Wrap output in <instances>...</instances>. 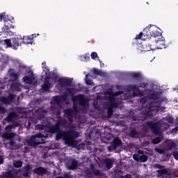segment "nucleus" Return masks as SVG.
I'll return each instance as SVG.
<instances>
[{
	"instance_id": "1",
	"label": "nucleus",
	"mask_w": 178,
	"mask_h": 178,
	"mask_svg": "<svg viewBox=\"0 0 178 178\" xmlns=\"http://www.w3.org/2000/svg\"><path fill=\"white\" fill-rule=\"evenodd\" d=\"M147 87H148V83H140L139 86L137 85H117L115 88L118 90V92H111L109 95V106H106L108 104L105 103L100 105L103 108L104 107L105 108L108 118H112V113H113L112 108H120V106H123L122 101L130 99L131 97H140L142 109L138 110V113H140L139 115H136L135 112H137L136 110H133L128 114V117L131 119L134 124H140L145 119L152 118L155 113L163 112L165 107H161V103L168 101L166 98L162 97L161 93L152 92V90H144L142 92L140 90V88H147Z\"/></svg>"
},
{
	"instance_id": "2",
	"label": "nucleus",
	"mask_w": 178,
	"mask_h": 178,
	"mask_svg": "<svg viewBox=\"0 0 178 178\" xmlns=\"http://www.w3.org/2000/svg\"><path fill=\"white\" fill-rule=\"evenodd\" d=\"M72 101L74 104L72 108H67L64 111V116L66 119H68L67 122L65 120L63 121H59L56 124H52L49 122H42V124H38L35 126V130H45L47 133H56V140L63 139L65 145L68 147H72V148H76V149H84L83 143L79 144L76 141V138L80 136L79 132L72 130L74 129V125H73V118H76L79 115V108L77 105H79L83 108V112H88L90 116L97 119L99 116L104 115V112H105V107L104 108L99 104L98 100L93 101V106L91 110L88 109V100L86 98L84 95H78L73 96L72 97Z\"/></svg>"
},
{
	"instance_id": "3",
	"label": "nucleus",
	"mask_w": 178,
	"mask_h": 178,
	"mask_svg": "<svg viewBox=\"0 0 178 178\" xmlns=\"http://www.w3.org/2000/svg\"><path fill=\"white\" fill-rule=\"evenodd\" d=\"M168 123H173V118L172 116H167L161 120H160L157 122H154L152 121H147L146 122L147 126L150 129L152 133L153 134H156V136H161L163 131H166L169 127H170V124Z\"/></svg>"
},
{
	"instance_id": "4",
	"label": "nucleus",
	"mask_w": 178,
	"mask_h": 178,
	"mask_svg": "<svg viewBox=\"0 0 178 178\" xmlns=\"http://www.w3.org/2000/svg\"><path fill=\"white\" fill-rule=\"evenodd\" d=\"M62 101H63V99H62V95H56L53 97L50 102V109L51 111V113L55 115L56 118L58 119V120L56 123H58V122H62L63 120H65L67 122V123H69V120L67 118L66 120L60 117V109H62Z\"/></svg>"
},
{
	"instance_id": "5",
	"label": "nucleus",
	"mask_w": 178,
	"mask_h": 178,
	"mask_svg": "<svg viewBox=\"0 0 178 178\" xmlns=\"http://www.w3.org/2000/svg\"><path fill=\"white\" fill-rule=\"evenodd\" d=\"M42 67L44 73V75H43L44 80L42 85V90L43 92H49L54 86V83L49 81L51 79V72H49V68L47 66V63L43 62L42 63Z\"/></svg>"
},
{
	"instance_id": "6",
	"label": "nucleus",
	"mask_w": 178,
	"mask_h": 178,
	"mask_svg": "<svg viewBox=\"0 0 178 178\" xmlns=\"http://www.w3.org/2000/svg\"><path fill=\"white\" fill-rule=\"evenodd\" d=\"M28 70H29V67L27 66L19 63L18 71L15 70V69H10L8 70V73L10 76V81H11L12 83L18 81L19 77H20V76L22 75L26 74Z\"/></svg>"
},
{
	"instance_id": "7",
	"label": "nucleus",
	"mask_w": 178,
	"mask_h": 178,
	"mask_svg": "<svg viewBox=\"0 0 178 178\" xmlns=\"http://www.w3.org/2000/svg\"><path fill=\"white\" fill-rule=\"evenodd\" d=\"M47 137H48V136L42 134L33 135L30 139L27 140V144H29L30 147H35L36 145H39V144H45Z\"/></svg>"
},
{
	"instance_id": "8",
	"label": "nucleus",
	"mask_w": 178,
	"mask_h": 178,
	"mask_svg": "<svg viewBox=\"0 0 178 178\" xmlns=\"http://www.w3.org/2000/svg\"><path fill=\"white\" fill-rule=\"evenodd\" d=\"M4 22V27L2 29L3 33H8L10 35V32L8 31L10 29H14L15 26L12 25V20H13V17L6 15L5 13L0 14V22Z\"/></svg>"
},
{
	"instance_id": "9",
	"label": "nucleus",
	"mask_w": 178,
	"mask_h": 178,
	"mask_svg": "<svg viewBox=\"0 0 178 178\" xmlns=\"http://www.w3.org/2000/svg\"><path fill=\"white\" fill-rule=\"evenodd\" d=\"M45 113H47V111L44 109V107L39 108L35 111L33 116L29 118V123H30V122H32V123L35 124L38 123V120L44 119Z\"/></svg>"
},
{
	"instance_id": "10",
	"label": "nucleus",
	"mask_w": 178,
	"mask_h": 178,
	"mask_svg": "<svg viewBox=\"0 0 178 178\" xmlns=\"http://www.w3.org/2000/svg\"><path fill=\"white\" fill-rule=\"evenodd\" d=\"M3 44L6 45V48H12L13 49H17V47L20 46L17 37L12 38L10 40L6 39L3 41Z\"/></svg>"
},
{
	"instance_id": "11",
	"label": "nucleus",
	"mask_w": 178,
	"mask_h": 178,
	"mask_svg": "<svg viewBox=\"0 0 178 178\" xmlns=\"http://www.w3.org/2000/svg\"><path fill=\"white\" fill-rule=\"evenodd\" d=\"M161 41H165V38L161 37V38H158L157 39H155L154 41L153 42L152 44H149V43H146L145 44L143 45V49L144 51H145L146 52L148 51H155V49H159V47H156V44H158V42H161Z\"/></svg>"
},
{
	"instance_id": "12",
	"label": "nucleus",
	"mask_w": 178,
	"mask_h": 178,
	"mask_svg": "<svg viewBox=\"0 0 178 178\" xmlns=\"http://www.w3.org/2000/svg\"><path fill=\"white\" fill-rule=\"evenodd\" d=\"M27 72L29 74H31V76H24L22 78V81H24V83H26V84H31L32 86H35L38 83V81L37 78H35V76H34L33 70L29 69Z\"/></svg>"
},
{
	"instance_id": "13",
	"label": "nucleus",
	"mask_w": 178,
	"mask_h": 178,
	"mask_svg": "<svg viewBox=\"0 0 178 178\" xmlns=\"http://www.w3.org/2000/svg\"><path fill=\"white\" fill-rule=\"evenodd\" d=\"M15 95L10 93L7 97H0V102L4 104V105H11V104H13V101H15Z\"/></svg>"
},
{
	"instance_id": "14",
	"label": "nucleus",
	"mask_w": 178,
	"mask_h": 178,
	"mask_svg": "<svg viewBox=\"0 0 178 178\" xmlns=\"http://www.w3.org/2000/svg\"><path fill=\"white\" fill-rule=\"evenodd\" d=\"M133 158L137 162H147L148 161V156L144 154L141 150H138V153L134 154Z\"/></svg>"
},
{
	"instance_id": "15",
	"label": "nucleus",
	"mask_w": 178,
	"mask_h": 178,
	"mask_svg": "<svg viewBox=\"0 0 178 178\" xmlns=\"http://www.w3.org/2000/svg\"><path fill=\"white\" fill-rule=\"evenodd\" d=\"M57 83L58 86H60V88H64V87H70V86H72V79L61 77L57 81Z\"/></svg>"
},
{
	"instance_id": "16",
	"label": "nucleus",
	"mask_w": 178,
	"mask_h": 178,
	"mask_svg": "<svg viewBox=\"0 0 178 178\" xmlns=\"http://www.w3.org/2000/svg\"><path fill=\"white\" fill-rule=\"evenodd\" d=\"M120 145H122V140H120V139H119L118 138H115L113 143H111V145L108 146L107 148L108 152H111V151H115V149H118V148H119Z\"/></svg>"
},
{
	"instance_id": "17",
	"label": "nucleus",
	"mask_w": 178,
	"mask_h": 178,
	"mask_svg": "<svg viewBox=\"0 0 178 178\" xmlns=\"http://www.w3.org/2000/svg\"><path fill=\"white\" fill-rule=\"evenodd\" d=\"M154 168H156V169H161L156 171L159 176H162V175H166L167 176H170L171 175L170 172H169L168 168H165L164 165H162L160 164H154Z\"/></svg>"
},
{
	"instance_id": "18",
	"label": "nucleus",
	"mask_w": 178,
	"mask_h": 178,
	"mask_svg": "<svg viewBox=\"0 0 178 178\" xmlns=\"http://www.w3.org/2000/svg\"><path fill=\"white\" fill-rule=\"evenodd\" d=\"M92 175L95 176H101V171L98 169H95L94 164L90 165V168L88 170V176L89 178L92 177Z\"/></svg>"
},
{
	"instance_id": "19",
	"label": "nucleus",
	"mask_w": 178,
	"mask_h": 178,
	"mask_svg": "<svg viewBox=\"0 0 178 178\" xmlns=\"http://www.w3.org/2000/svg\"><path fill=\"white\" fill-rule=\"evenodd\" d=\"M67 168L69 169V170H76L79 166V161L71 159L69 160V161L66 163Z\"/></svg>"
},
{
	"instance_id": "20",
	"label": "nucleus",
	"mask_w": 178,
	"mask_h": 178,
	"mask_svg": "<svg viewBox=\"0 0 178 178\" xmlns=\"http://www.w3.org/2000/svg\"><path fill=\"white\" fill-rule=\"evenodd\" d=\"M16 136V133L15 132H10V133H5L3 134V138L6 140H10V147H15V140H13V137Z\"/></svg>"
},
{
	"instance_id": "21",
	"label": "nucleus",
	"mask_w": 178,
	"mask_h": 178,
	"mask_svg": "<svg viewBox=\"0 0 178 178\" xmlns=\"http://www.w3.org/2000/svg\"><path fill=\"white\" fill-rule=\"evenodd\" d=\"M150 35L153 38H156V37H161V33L158 31V28L156 26H151L149 27Z\"/></svg>"
},
{
	"instance_id": "22",
	"label": "nucleus",
	"mask_w": 178,
	"mask_h": 178,
	"mask_svg": "<svg viewBox=\"0 0 178 178\" xmlns=\"http://www.w3.org/2000/svg\"><path fill=\"white\" fill-rule=\"evenodd\" d=\"M33 169V167L30 164H27L22 168V175L24 177H29L30 176V172Z\"/></svg>"
},
{
	"instance_id": "23",
	"label": "nucleus",
	"mask_w": 178,
	"mask_h": 178,
	"mask_svg": "<svg viewBox=\"0 0 178 178\" xmlns=\"http://www.w3.org/2000/svg\"><path fill=\"white\" fill-rule=\"evenodd\" d=\"M10 85V90L12 91H22V84L19 82H12Z\"/></svg>"
},
{
	"instance_id": "24",
	"label": "nucleus",
	"mask_w": 178,
	"mask_h": 178,
	"mask_svg": "<svg viewBox=\"0 0 178 178\" xmlns=\"http://www.w3.org/2000/svg\"><path fill=\"white\" fill-rule=\"evenodd\" d=\"M17 119V114L15 112H11L8 113V115L6 117V120L7 122H13Z\"/></svg>"
},
{
	"instance_id": "25",
	"label": "nucleus",
	"mask_w": 178,
	"mask_h": 178,
	"mask_svg": "<svg viewBox=\"0 0 178 178\" xmlns=\"http://www.w3.org/2000/svg\"><path fill=\"white\" fill-rule=\"evenodd\" d=\"M33 173H35V175L42 176V175H45V173H47V170H45L42 167H39V168H35L33 170Z\"/></svg>"
},
{
	"instance_id": "26",
	"label": "nucleus",
	"mask_w": 178,
	"mask_h": 178,
	"mask_svg": "<svg viewBox=\"0 0 178 178\" xmlns=\"http://www.w3.org/2000/svg\"><path fill=\"white\" fill-rule=\"evenodd\" d=\"M103 163H105L108 170L113 168V161L112 159L107 158L103 161Z\"/></svg>"
},
{
	"instance_id": "27",
	"label": "nucleus",
	"mask_w": 178,
	"mask_h": 178,
	"mask_svg": "<svg viewBox=\"0 0 178 178\" xmlns=\"http://www.w3.org/2000/svg\"><path fill=\"white\" fill-rule=\"evenodd\" d=\"M72 90L73 89H67V91L64 92L63 95H61L63 101L67 104L69 103L66 102V101L67 100V97H69V95H72Z\"/></svg>"
},
{
	"instance_id": "28",
	"label": "nucleus",
	"mask_w": 178,
	"mask_h": 178,
	"mask_svg": "<svg viewBox=\"0 0 178 178\" xmlns=\"http://www.w3.org/2000/svg\"><path fill=\"white\" fill-rule=\"evenodd\" d=\"M84 74H86L85 81L87 86H94V82L90 79V77H91V75H90V74H86V72H84Z\"/></svg>"
},
{
	"instance_id": "29",
	"label": "nucleus",
	"mask_w": 178,
	"mask_h": 178,
	"mask_svg": "<svg viewBox=\"0 0 178 178\" xmlns=\"http://www.w3.org/2000/svg\"><path fill=\"white\" fill-rule=\"evenodd\" d=\"M6 177L8 178H13L17 176V171L15 170H10L6 174Z\"/></svg>"
},
{
	"instance_id": "30",
	"label": "nucleus",
	"mask_w": 178,
	"mask_h": 178,
	"mask_svg": "<svg viewBox=\"0 0 178 178\" xmlns=\"http://www.w3.org/2000/svg\"><path fill=\"white\" fill-rule=\"evenodd\" d=\"M138 132H137V130H136V128H134L131 130L130 132V137H131L132 138H138Z\"/></svg>"
},
{
	"instance_id": "31",
	"label": "nucleus",
	"mask_w": 178,
	"mask_h": 178,
	"mask_svg": "<svg viewBox=\"0 0 178 178\" xmlns=\"http://www.w3.org/2000/svg\"><path fill=\"white\" fill-rule=\"evenodd\" d=\"M128 74L134 79H140L141 77V73L140 72H129Z\"/></svg>"
},
{
	"instance_id": "32",
	"label": "nucleus",
	"mask_w": 178,
	"mask_h": 178,
	"mask_svg": "<svg viewBox=\"0 0 178 178\" xmlns=\"http://www.w3.org/2000/svg\"><path fill=\"white\" fill-rule=\"evenodd\" d=\"M143 35L145 37H149L151 35V31H149V27L147 26L143 31Z\"/></svg>"
},
{
	"instance_id": "33",
	"label": "nucleus",
	"mask_w": 178,
	"mask_h": 178,
	"mask_svg": "<svg viewBox=\"0 0 178 178\" xmlns=\"http://www.w3.org/2000/svg\"><path fill=\"white\" fill-rule=\"evenodd\" d=\"M163 138V137L162 136H158L152 140V143H153V144H159V143H161V141H162Z\"/></svg>"
},
{
	"instance_id": "34",
	"label": "nucleus",
	"mask_w": 178,
	"mask_h": 178,
	"mask_svg": "<svg viewBox=\"0 0 178 178\" xmlns=\"http://www.w3.org/2000/svg\"><path fill=\"white\" fill-rule=\"evenodd\" d=\"M22 44H31V38L29 37V36H26L25 37L22 41Z\"/></svg>"
},
{
	"instance_id": "35",
	"label": "nucleus",
	"mask_w": 178,
	"mask_h": 178,
	"mask_svg": "<svg viewBox=\"0 0 178 178\" xmlns=\"http://www.w3.org/2000/svg\"><path fill=\"white\" fill-rule=\"evenodd\" d=\"M6 112H8V110L2 104H0V115H5Z\"/></svg>"
},
{
	"instance_id": "36",
	"label": "nucleus",
	"mask_w": 178,
	"mask_h": 178,
	"mask_svg": "<svg viewBox=\"0 0 178 178\" xmlns=\"http://www.w3.org/2000/svg\"><path fill=\"white\" fill-rule=\"evenodd\" d=\"M15 168H22L23 166V162L21 161H17L13 163Z\"/></svg>"
},
{
	"instance_id": "37",
	"label": "nucleus",
	"mask_w": 178,
	"mask_h": 178,
	"mask_svg": "<svg viewBox=\"0 0 178 178\" xmlns=\"http://www.w3.org/2000/svg\"><path fill=\"white\" fill-rule=\"evenodd\" d=\"M16 112H17L18 113H26V110H24V108L22 107H17L15 108Z\"/></svg>"
},
{
	"instance_id": "38",
	"label": "nucleus",
	"mask_w": 178,
	"mask_h": 178,
	"mask_svg": "<svg viewBox=\"0 0 178 178\" xmlns=\"http://www.w3.org/2000/svg\"><path fill=\"white\" fill-rule=\"evenodd\" d=\"M177 132H178V126L170 131L171 134H172L173 136H175V134H177Z\"/></svg>"
},
{
	"instance_id": "39",
	"label": "nucleus",
	"mask_w": 178,
	"mask_h": 178,
	"mask_svg": "<svg viewBox=\"0 0 178 178\" xmlns=\"http://www.w3.org/2000/svg\"><path fill=\"white\" fill-rule=\"evenodd\" d=\"M12 129H13V124L6 126L5 129L7 132H6V133H9V131H10V130H12Z\"/></svg>"
},
{
	"instance_id": "40",
	"label": "nucleus",
	"mask_w": 178,
	"mask_h": 178,
	"mask_svg": "<svg viewBox=\"0 0 178 178\" xmlns=\"http://www.w3.org/2000/svg\"><path fill=\"white\" fill-rule=\"evenodd\" d=\"M91 58L92 59H95L96 58H98V59H99V57H98V54H97V52H92Z\"/></svg>"
},
{
	"instance_id": "41",
	"label": "nucleus",
	"mask_w": 178,
	"mask_h": 178,
	"mask_svg": "<svg viewBox=\"0 0 178 178\" xmlns=\"http://www.w3.org/2000/svg\"><path fill=\"white\" fill-rule=\"evenodd\" d=\"M172 148H176V143H175L174 142H172L169 145L168 147L169 151H170V149H172Z\"/></svg>"
},
{
	"instance_id": "42",
	"label": "nucleus",
	"mask_w": 178,
	"mask_h": 178,
	"mask_svg": "<svg viewBox=\"0 0 178 178\" xmlns=\"http://www.w3.org/2000/svg\"><path fill=\"white\" fill-rule=\"evenodd\" d=\"M172 156L176 159V161H178V151L175 150L172 152Z\"/></svg>"
},
{
	"instance_id": "43",
	"label": "nucleus",
	"mask_w": 178,
	"mask_h": 178,
	"mask_svg": "<svg viewBox=\"0 0 178 178\" xmlns=\"http://www.w3.org/2000/svg\"><path fill=\"white\" fill-rule=\"evenodd\" d=\"M143 35H144L143 32H140L138 35H136L135 40H141Z\"/></svg>"
},
{
	"instance_id": "44",
	"label": "nucleus",
	"mask_w": 178,
	"mask_h": 178,
	"mask_svg": "<svg viewBox=\"0 0 178 178\" xmlns=\"http://www.w3.org/2000/svg\"><path fill=\"white\" fill-rule=\"evenodd\" d=\"M155 151L156 152H159V154H163V152H165V150L159 148H156Z\"/></svg>"
},
{
	"instance_id": "45",
	"label": "nucleus",
	"mask_w": 178,
	"mask_h": 178,
	"mask_svg": "<svg viewBox=\"0 0 178 178\" xmlns=\"http://www.w3.org/2000/svg\"><path fill=\"white\" fill-rule=\"evenodd\" d=\"M99 70L97 69V68H95L93 69L92 72L94 73V74H97V76L99 74Z\"/></svg>"
},
{
	"instance_id": "46",
	"label": "nucleus",
	"mask_w": 178,
	"mask_h": 178,
	"mask_svg": "<svg viewBox=\"0 0 178 178\" xmlns=\"http://www.w3.org/2000/svg\"><path fill=\"white\" fill-rule=\"evenodd\" d=\"M84 56H85L86 62H88V60H90V54H85Z\"/></svg>"
},
{
	"instance_id": "47",
	"label": "nucleus",
	"mask_w": 178,
	"mask_h": 178,
	"mask_svg": "<svg viewBox=\"0 0 178 178\" xmlns=\"http://www.w3.org/2000/svg\"><path fill=\"white\" fill-rule=\"evenodd\" d=\"M98 76H102V77H104L105 76V72H102V70H100L99 72V75Z\"/></svg>"
},
{
	"instance_id": "48",
	"label": "nucleus",
	"mask_w": 178,
	"mask_h": 178,
	"mask_svg": "<svg viewBox=\"0 0 178 178\" xmlns=\"http://www.w3.org/2000/svg\"><path fill=\"white\" fill-rule=\"evenodd\" d=\"M13 126V127H19V126H20V124L19 122H15Z\"/></svg>"
},
{
	"instance_id": "49",
	"label": "nucleus",
	"mask_w": 178,
	"mask_h": 178,
	"mask_svg": "<svg viewBox=\"0 0 178 178\" xmlns=\"http://www.w3.org/2000/svg\"><path fill=\"white\" fill-rule=\"evenodd\" d=\"M80 59H81V60H82L83 62H86V57H85V56H81Z\"/></svg>"
},
{
	"instance_id": "50",
	"label": "nucleus",
	"mask_w": 178,
	"mask_h": 178,
	"mask_svg": "<svg viewBox=\"0 0 178 178\" xmlns=\"http://www.w3.org/2000/svg\"><path fill=\"white\" fill-rule=\"evenodd\" d=\"M2 163H3V157L0 156V165H2Z\"/></svg>"
},
{
	"instance_id": "51",
	"label": "nucleus",
	"mask_w": 178,
	"mask_h": 178,
	"mask_svg": "<svg viewBox=\"0 0 178 178\" xmlns=\"http://www.w3.org/2000/svg\"><path fill=\"white\" fill-rule=\"evenodd\" d=\"M98 60L100 62V65L102 67H104V63H102V61H101V60L99 58H98Z\"/></svg>"
},
{
	"instance_id": "52",
	"label": "nucleus",
	"mask_w": 178,
	"mask_h": 178,
	"mask_svg": "<svg viewBox=\"0 0 178 178\" xmlns=\"http://www.w3.org/2000/svg\"><path fill=\"white\" fill-rule=\"evenodd\" d=\"M64 178H72L69 175H65Z\"/></svg>"
},
{
	"instance_id": "53",
	"label": "nucleus",
	"mask_w": 178,
	"mask_h": 178,
	"mask_svg": "<svg viewBox=\"0 0 178 178\" xmlns=\"http://www.w3.org/2000/svg\"><path fill=\"white\" fill-rule=\"evenodd\" d=\"M177 122H176V124L178 125V117L177 118Z\"/></svg>"
},
{
	"instance_id": "54",
	"label": "nucleus",
	"mask_w": 178,
	"mask_h": 178,
	"mask_svg": "<svg viewBox=\"0 0 178 178\" xmlns=\"http://www.w3.org/2000/svg\"><path fill=\"white\" fill-rule=\"evenodd\" d=\"M44 119H45V115L44 116ZM44 119H42L41 120H44V121L45 120H44Z\"/></svg>"
},
{
	"instance_id": "55",
	"label": "nucleus",
	"mask_w": 178,
	"mask_h": 178,
	"mask_svg": "<svg viewBox=\"0 0 178 178\" xmlns=\"http://www.w3.org/2000/svg\"><path fill=\"white\" fill-rule=\"evenodd\" d=\"M1 88H3V85H2V86H1Z\"/></svg>"
},
{
	"instance_id": "56",
	"label": "nucleus",
	"mask_w": 178,
	"mask_h": 178,
	"mask_svg": "<svg viewBox=\"0 0 178 178\" xmlns=\"http://www.w3.org/2000/svg\"><path fill=\"white\" fill-rule=\"evenodd\" d=\"M58 94H60V90H59Z\"/></svg>"
}]
</instances>
